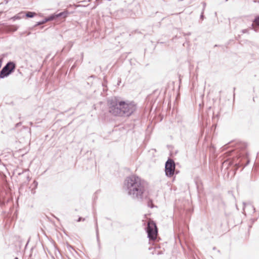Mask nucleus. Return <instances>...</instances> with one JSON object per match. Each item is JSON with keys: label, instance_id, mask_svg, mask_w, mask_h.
Wrapping results in <instances>:
<instances>
[{"label": "nucleus", "instance_id": "6", "mask_svg": "<svg viewBox=\"0 0 259 259\" xmlns=\"http://www.w3.org/2000/svg\"><path fill=\"white\" fill-rule=\"evenodd\" d=\"M61 15H62V13H60V14H58L57 15H55V16L53 15L52 16H51L48 19L46 20V21H49V20H52L54 19L55 17H59V16H60Z\"/></svg>", "mask_w": 259, "mask_h": 259}, {"label": "nucleus", "instance_id": "7", "mask_svg": "<svg viewBox=\"0 0 259 259\" xmlns=\"http://www.w3.org/2000/svg\"><path fill=\"white\" fill-rule=\"evenodd\" d=\"M23 17H24V15L23 13H19L17 16H15L13 18L14 19H21V18H23Z\"/></svg>", "mask_w": 259, "mask_h": 259}, {"label": "nucleus", "instance_id": "2", "mask_svg": "<svg viewBox=\"0 0 259 259\" xmlns=\"http://www.w3.org/2000/svg\"><path fill=\"white\" fill-rule=\"evenodd\" d=\"M126 185L130 195L134 198H139L142 196L144 188L138 178L133 177L127 179Z\"/></svg>", "mask_w": 259, "mask_h": 259}, {"label": "nucleus", "instance_id": "9", "mask_svg": "<svg viewBox=\"0 0 259 259\" xmlns=\"http://www.w3.org/2000/svg\"><path fill=\"white\" fill-rule=\"evenodd\" d=\"M254 23L257 25H259V17H257L254 21Z\"/></svg>", "mask_w": 259, "mask_h": 259}, {"label": "nucleus", "instance_id": "3", "mask_svg": "<svg viewBox=\"0 0 259 259\" xmlns=\"http://www.w3.org/2000/svg\"><path fill=\"white\" fill-rule=\"evenodd\" d=\"M147 232L149 237L151 239H154L157 236V228L153 222H149L148 224Z\"/></svg>", "mask_w": 259, "mask_h": 259}, {"label": "nucleus", "instance_id": "8", "mask_svg": "<svg viewBox=\"0 0 259 259\" xmlns=\"http://www.w3.org/2000/svg\"><path fill=\"white\" fill-rule=\"evenodd\" d=\"M35 15V13H33V12H28L27 14H26V16L27 17H33Z\"/></svg>", "mask_w": 259, "mask_h": 259}, {"label": "nucleus", "instance_id": "4", "mask_svg": "<svg viewBox=\"0 0 259 259\" xmlns=\"http://www.w3.org/2000/svg\"><path fill=\"white\" fill-rule=\"evenodd\" d=\"M15 65L12 63H8L1 71L0 77L4 78L11 73L12 71L14 69Z\"/></svg>", "mask_w": 259, "mask_h": 259}, {"label": "nucleus", "instance_id": "1", "mask_svg": "<svg viewBox=\"0 0 259 259\" xmlns=\"http://www.w3.org/2000/svg\"><path fill=\"white\" fill-rule=\"evenodd\" d=\"M135 109V105L132 103L117 101L110 107L109 111L115 115L130 116Z\"/></svg>", "mask_w": 259, "mask_h": 259}, {"label": "nucleus", "instance_id": "10", "mask_svg": "<svg viewBox=\"0 0 259 259\" xmlns=\"http://www.w3.org/2000/svg\"><path fill=\"white\" fill-rule=\"evenodd\" d=\"M1 65H2V63H1V61H0V67H1Z\"/></svg>", "mask_w": 259, "mask_h": 259}, {"label": "nucleus", "instance_id": "5", "mask_svg": "<svg viewBox=\"0 0 259 259\" xmlns=\"http://www.w3.org/2000/svg\"><path fill=\"white\" fill-rule=\"evenodd\" d=\"M175 164L171 160H168L165 164V174L167 176H171L175 170Z\"/></svg>", "mask_w": 259, "mask_h": 259}]
</instances>
